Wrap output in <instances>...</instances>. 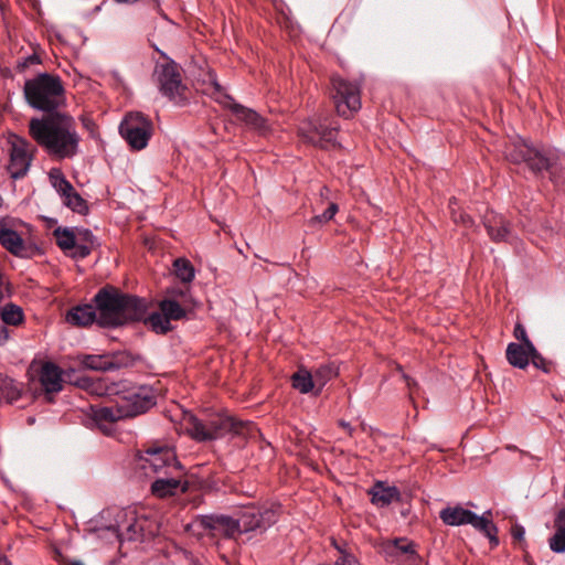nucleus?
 Listing matches in <instances>:
<instances>
[{
    "label": "nucleus",
    "mask_w": 565,
    "mask_h": 565,
    "mask_svg": "<svg viewBox=\"0 0 565 565\" xmlns=\"http://www.w3.org/2000/svg\"><path fill=\"white\" fill-rule=\"evenodd\" d=\"M30 136L45 152L55 159H71L78 152L79 136L73 117L65 114H50L32 118L29 122Z\"/></svg>",
    "instance_id": "f257e3e1"
},
{
    "label": "nucleus",
    "mask_w": 565,
    "mask_h": 565,
    "mask_svg": "<svg viewBox=\"0 0 565 565\" xmlns=\"http://www.w3.org/2000/svg\"><path fill=\"white\" fill-rule=\"evenodd\" d=\"M93 301L98 313V324L104 328H116L140 321L147 310L143 299L124 294L113 287L99 289Z\"/></svg>",
    "instance_id": "f03ea898"
},
{
    "label": "nucleus",
    "mask_w": 565,
    "mask_h": 565,
    "mask_svg": "<svg viewBox=\"0 0 565 565\" xmlns=\"http://www.w3.org/2000/svg\"><path fill=\"white\" fill-rule=\"evenodd\" d=\"M158 52L161 60L154 64L151 81L163 97L178 106H184L189 100L190 89L183 81L182 68L164 52Z\"/></svg>",
    "instance_id": "7ed1b4c3"
},
{
    "label": "nucleus",
    "mask_w": 565,
    "mask_h": 565,
    "mask_svg": "<svg viewBox=\"0 0 565 565\" xmlns=\"http://www.w3.org/2000/svg\"><path fill=\"white\" fill-rule=\"evenodd\" d=\"M23 93L26 103L42 111H54L64 103V86L60 76L49 73L25 81Z\"/></svg>",
    "instance_id": "20e7f679"
},
{
    "label": "nucleus",
    "mask_w": 565,
    "mask_h": 565,
    "mask_svg": "<svg viewBox=\"0 0 565 565\" xmlns=\"http://www.w3.org/2000/svg\"><path fill=\"white\" fill-rule=\"evenodd\" d=\"M250 423L237 422L225 415H214L207 420H202L190 414L185 417V429L198 441H205L224 437L228 433L243 434L249 430Z\"/></svg>",
    "instance_id": "39448f33"
},
{
    "label": "nucleus",
    "mask_w": 565,
    "mask_h": 565,
    "mask_svg": "<svg viewBox=\"0 0 565 565\" xmlns=\"http://www.w3.org/2000/svg\"><path fill=\"white\" fill-rule=\"evenodd\" d=\"M491 511H486L482 515L462 508L461 505L447 507L439 512L440 520L449 526H460L470 524L473 529L481 532L494 547L499 545L498 527L489 519Z\"/></svg>",
    "instance_id": "423d86ee"
},
{
    "label": "nucleus",
    "mask_w": 565,
    "mask_h": 565,
    "mask_svg": "<svg viewBox=\"0 0 565 565\" xmlns=\"http://www.w3.org/2000/svg\"><path fill=\"white\" fill-rule=\"evenodd\" d=\"M139 467L147 477H158L182 469L174 450L166 445H151L141 450Z\"/></svg>",
    "instance_id": "0eeeda50"
},
{
    "label": "nucleus",
    "mask_w": 565,
    "mask_h": 565,
    "mask_svg": "<svg viewBox=\"0 0 565 565\" xmlns=\"http://www.w3.org/2000/svg\"><path fill=\"white\" fill-rule=\"evenodd\" d=\"M152 122L141 113H129L119 125V134L132 150H142L152 136Z\"/></svg>",
    "instance_id": "6e6552de"
},
{
    "label": "nucleus",
    "mask_w": 565,
    "mask_h": 565,
    "mask_svg": "<svg viewBox=\"0 0 565 565\" xmlns=\"http://www.w3.org/2000/svg\"><path fill=\"white\" fill-rule=\"evenodd\" d=\"M115 393L126 418L143 414L156 404L154 396L147 386L126 387L121 384L117 385Z\"/></svg>",
    "instance_id": "1a4fd4ad"
},
{
    "label": "nucleus",
    "mask_w": 565,
    "mask_h": 565,
    "mask_svg": "<svg viewBox=\"0 0 565 565\" xmlns=\"http://www.w3.org/2000/svg\"><path fill=\"white\" fill-rule=\"evenodd\" d=\"M332 99L337 113L349 118L361 108V88L355 82L347 81L339 76L331 78Z\"/></svg>",
    "instance_id": "9d476101"
},
{
    "label": "nucleus",
    "mask_w": 565,
    "mask_h": 565,
    "mask_svg": "<svg viewBox=\"0 0 565 565\" xmlns=\"http://www.w3.org/2000/svg\"><path fill=\"white\" fill-rule=\"evenodd\" d=\"M10 143V159L8 171L12 179L23 178L31 166L35 148L25 139L15 135L9 138Z\"/></svg>",
    "instance_id": "9b49d317"
},
{
    "label": "nucleus",
    "mask_w": 565,
    "mask_h": 565,
    "mask_svg": "<svg viewBox=\"0 0 565 565\" xmlns=\"http://www.w3.org/2000/svg\"><path fill=\"white\" fill-rule=\"evenodd\" d=\"M382 551L387 562L398 565H420V556L416 545L406 537H397L382 544Z\"/></svg>",
    "instance_id": "f8f14e48"
},
{
    "label": "nucleus",
    "mask_w": 565,
    "mask_h": 565,
    "mask_svg": "<svg viewBox=\"0 0 565 565\" xmlns=\"http://www.w3.org/2000/svg\"><path fill=\"white\" fill-rule=\"evenodd\" d=\"M239 525L242 533L256 530H266L277 521V513L274 509L245 507L239 513Z\"/></svg>",
    "instance_id": "ddd939ff"
},
{
    "label": "nucleus",
    "mask_w": 565,
    "mask_h": 565,
    "mask_svg": "<svg viewBox=\"0 0 565 565\" xmlns=\"http://www.w3.org/2000/svg\"><path fill=\"white\" fill-rule=\"evenodd\" d=\"M220 103L230 108L237 120L244 122L249 129L255 130L260 135L268 132L269 126L267 120L254 109L234 102V99L228 95H224Z\"/></svg>",
    "instance_id": "4468645a"
},
{
    "label": "nucleus",
    "mask_w": 565,
    "mask_h": 565,
    "mask_svg": "<svg viewBox=\"0 0 565 565\" xmlns=\"http://www.w3.org/2000/svg\"><path fill=\"white\" fill-rule=\"evenodd\" d=\"M183 468L171 473L158 476L151 483V493L160 499L184 493L188 490V482L183 480Z\"/></svg>",
    "instance_id": "2eb2a0df"
},
{
    "label": "nucleus",
    "mask_w": 565,
    "mask_h": 565,
    "mask_svg": "<svg viewBox=\"0 0 565 565\" xmlns=\"http://www.w3.org/2000/svg\"><path fill=\"white\" fill-rule=\"evenodd\" d=\"M195 524L204 530L220 531L226 536L242 533L239 519L226 515H204L195 521Z\"/></svg>",
    "instance_id": "dca6fc26"
},
{
    "label": "nucleus",
    "mask_w": 565,
    "mask_h": 565,
    "mask_svg": "<svg viewBox=\"0 0 565 565\" xmlns=\"http://www.w3.org/2000/svg\"><path fill=\"white\" fill-rule=\"evenodd\" d=\"M0 244L17 257L29 258L33 255L32 246L26 244L18 232L7 226H0Z\"/></svg>",
    "instance_id": "f3484780"
},
{
    "label": "nucleus",
    "mask_w": 565,
    "mask_h": 565,
    "mask_svg": "<svg viewBox=\"0 0 565 565\" xmlns=\"http://www.w3.org/2000/svg\"><path fill=\"white\" fill-rule=\"evenodd\" d=\"M88 417L103 431L117 420L126 418L119 401H116V405L113 406H90Z\"/></svg>",
    "instance_id": "a211bd4d"
},
{
    "label": "nucleus",
    "mask_w": 565,
    "mask_h": 565,
    "mask_svg": "<svg viewBox=\"0 0 565 565\" xmlns=\"http://www.w3.org/2000/svg\"><path fill=\"white\" fill-rule=\"evenodd\" d=\"M39 380L46 394H55L63 390L62 370L53 362L42 364Z\"/></svg>",
    "instance_id": "6ab92c4d"
},
{
    "label": "nucleus",
    "mask_w": 565,
    "mask_h": 565,
    "mask_svg": "<svg viewBox=\"0 0 565 565\" xmlns=\"http://www.w3.org/2000/svg\"><path fill=\"white\" fill-rule=\"evenodd\" d=\"M483 224L490 238L494 242H507L511 235L510 223L493 211L483 216Z\"/></svg>",
    "instance_id": "aec40b11"
},
{
    "label": "nucleus",
    "mask_w": 565,
    "mask_h": 565,
    "mask_svg": "<svg viewBox=\"0 0 565 565\" xmlns=\"http://www.w3.org/2000/svg\"><path fill=\"white\" fill-rule=\"evenodd\" d=\"M66 321L79 327H86L93 322L98 323L96 305H82L71 309L66 315Z\"/></svg>",
    "instance_id": "412c9836"
},
{
    "label": "nucleus",
    "mask_w": 565,
    "mask_h": 565,
    "mask_svg": "<svg viewBox=\"0 0 565 565\" xmlns=\"http://www.w3.org/2000/svg\"><path fill=\"white\" fill-rule=\"evenodd\" d=\"M532 354H536V348L534 347V351H530V349L525 344H520L515 342H511L507 347L505 356L508 362L516 369L524 370L529 363Z\"/></svg>",
    "instance_id": "4be33fe9"
},
{
    "label": "nucleus",
    "mask_w": 565,
    "mask_h": 565,
    "mask_svg": "<svg viewBox=\"0 0 565 565\" xmlns=\"http://www.w3.org/2000/svg\"><path fill=\"white\" fill-rule=\"evenodd\" d=\"M371 502L376 507L384 508L393 501L399 500V491L396 487H385L382 482H377L371 490Z\"/></svg>",
    "instance_id": "5701e85b"
},
{
    "label": "nucleus",
    "mask_w": 565,
    "mask_h": 565,
    "mask_svg": "<svg viewBox=\"0 0 565 565\" xmlns=\"http://www.w3.org/2000/svg\"><path fill=\"white\" fill-rule=\"evenodd\" d=\"M554 160V154L532 147L525 163L533 172L539 173L552 169Z\"/></svg>",
    "instance_id": "b1692460"
},
{
    "label": "nucleus",
    "mask_w": 565,
    "mask_h": 565,
    "mask_svg": "<svg viewBox=\"0 0 565 565\" xmlns=\"http://www.w3.org/2000/svg\"><path fill=\"white\" fill-rule=\"evenodd\" d=\"M81 364L94 371H110L120 367L121 363L115 356L109 355H84Z\"/></svg>",
    "instance_id": "393cba45"
},
{
    "label": "nucleus",
    "mask_w": 565,
    "mask_h": 565,
    "mask_svg": "<svg viewBox=\"0 0 565 565\" xmlns=\"http://www.w3.org/2000/svg\"><path fill=\"white\" fill-rule=\"evenodd\" d=\"M0 319L6 326L18 327L24 321L23 309L13 302H7L0 307Z\"/></svg>",
    "instance_id": "a878e982"
},
{
    "label": "nucleus",
    "mask_w": 565,
    "mask_h": 565,
    "mask_svg": "<svg viewBox=\"0 0 565 565\" xmlns=\"http://www.w3.org/2000/svg\"><path fill=\"white\" fill-rule=\"evenodd\" d=\"M531 149L532 146L529 145L526 141L519 140L513 145L507 147L505 157L509 161L513 163L526 162L527 154H530Z\"/></svg>",
    "instance_id": "bb28decb"
},
{
    "label": "nucleus",
    "mask_w": 565,
    "mask_h": 565,
    "mask_svg": "<svg viewBox=\"0 0 565 565\" xmlns=\"http://www.w3.org/2000/svg\"><path fill=\"white\" fill-rule=\"evenodd\" d=\"M186 308L189 307L179 302L177 299L166 298L159 303L160 311H162L170 320L182 319L185 316Z\"/></svg>",
    "instance_id": "cd10ccee"
},
{
    "label": "nucleus",
    "mask_w": 565,
    "mask_h": 565,
    "mask_svg": "<svg viewBox=\"0 0 565 565\" xmlns=\"http://www.w3.org/2000/svg\"><path fill=\"white\" fill-rule=\"evenodd\" d=\"M338 375V367L333 363L322 364L316 369L312 374L315 384L317 386V393H319L323 386L333 377Z\"/></svg>",
    "instance_id": "c85d7f7f"
},
{
    "label": "nucleus",
    "mask_w": 565,
    "mask_h": 565,
    "mask_svg": "<svg viewBox=\"0 0 565 565\" xmlns=\"http://www.w3.org/2000/svg\"><path fill=\"white\" fill-rule=\"evenodd\" d=\"M338 127L322 125L320 132L310 136V143L320 148H328L335 142Z\"/></svg>",
    "instance_id": "c756f323"
},
{
    "label": "nucleus",
    "mask_w": 565,
    "mask_h": 565,
    "mask_svg": "<svg viewBox=\"0 0 565 565\" xmlns=\"http://www.w3.org/2000/svg\"><path fill=\"white\" fill-rule=\"evenodd\" d=\"M292 386L302 394L311 392L316 386L312 374L303 369L296 372L292 377Z\"/></svg>",
    "instance_id": "7c9ffc66"
},
{
    "label": "nucleus",
    "mask_w": 565,
    "mask_h": 565,
    "mask_svg": "<svg viewBox=\"0 0 565 565\" xmlns=\"http://www.w3.org/2000/svg\"><path fill=\"white\" fill-rule=\"evenodd\" d=\"M57 246L62 250H70L75 247L76 236L74 232L67 227H57L53 231Z\"/></svg>",
    "instance_id": "2f4dec72"
},
{
    "label": "nucleus",
    "mask_w": 565,
    "mask_h": 565,
    "mask_svg": "<svg viewBox=\"0 0 565 565\" xmlns=\"http://www.w3.org/2000/svg\"><path fill=\"white\" fill-rule=\"evenodd\" d=\"M173 269L175 276L182 281V282H191L194 279L195 271L192 266V264L185 259V258H177L173 262Z\"/></svg>",
    "instance_id": "473e14b6"
},
{
    "label": "nucleus",
    "mask_w": 565,
    "mask_h": 565,
    "mask_svg": "<svg viewBox=\"0 0 565 565\" xmlns=\"http://www.w3.org/2000/svg\"><path fill=\"white\" fill-rule=\"evenodd\" d=\"M171 320L162 312H152L146 320L150 328L160 334H164L171 330Z\"/></svg>",
    "instance_id": "72a5a7b5"
},
{
    "label": "nucleus",
    "mask_w": 565,
    "mask_h": 565,
    "mask_svg": "<svg viewBox=\"0 0 565 565\" xmlns=\"http://www.w3.org/2000/svg\"><path fill=\"white\" fill-rule=\"evenodd\" d=\"M62 198L63 203L74 212L83 213L87 210L86 202L74 188H72V190L65 193Z\"/></svg>",
    "instance_id": "f704fd0d"
},
{
    "label": "nucleus",
    "mask_w": 565,
    "mask_h": 565,
    "mask_svg": "<svg viewBox=\"0 0 565 565\" xmlns=\"http://www.w3.org/2000/svg\"><path fill=\"white\" fill-rule=\"evenodd\" d=\"M50 180L53 185V188L56 190V192L63 196L65 193L70 192L73 188V185L70 183V181L66 180V178L63 175V173L60 170H52L50 172Z\"/></svg>",
    "instance_id": "c9c22d12"
},
{
    "label": "nucleus",
    "mask_w": 565,
    "mask_h": 565,
    "mask_svg": "<svg viewBox=\"0 0 565 565\" xmlns=\"http://www.w3.org/2000/svg\"><path fill=\"white\" fill-rule=\"evenodd\" d=\"M169 299H177L179 302H182L184 306L190 307L192 305V297L190 295V289L188 287H173L167 291Z\"/></svg>",
    "instance_id": "e433bc0d"
},
{
    "label": "nucleus",
    "mask_w": 565,
    "mask_h": 565,
    "mask_svg": "<svg viewBox=\"0 0 565 565\" xmlns=\"http://www.w3.org/2000/svg\"><path fill=\"white\" fill-rule=\"evenodd\" d=\"M332 544L340 552L339 557L332 564L324 563L319 565H360L358 558L354 555L342 550L334 540L332 541Z\"/></svg>",
    "instance_id": "4c0bfd02"
},
{
    "label": "nucleus",
    "mask_w": 565,
    "mask_h": 565,
    "mask_svg": "<svg viewBox=\"0 0 565 565\" xmlns=\"http://www.w3.org/2000/svg\"><path fill=\"white\" fill-rule=\"evenodd\" d=\"M321 127L322 124L320 122H316L313 120L305 121L299 127V135L306 142L310 143V136L320 132Z\"/></svg>",
    "instance_id": "58836bf2"
},
{
    "label": "nucleus",
    "mask_w": 565,
    "mask_h": 565,
    "mask_svg": "<svg viewBox=\"0 0 565 565\" xmlns=\"http://www.w3.org/2000/svg\"><path fill=\"white\" fill-rule=\"evenodd\" d=\"M550 548L555 553L565 552V532L555 531L554 535L550 539Z\"/></svg>",
    "instance_id": "ea45409f"
},
{
    "label": "nucleus",
    "mask_w": 565,
    "mask_h": 565,
    "mask_svg": "<svg viewBox=\"0 0 565 565\" xmlns=\"http://www.w3.org/2000/svg\"><path fill=\"white\" fill-rule=\"evenodd\" d=\"M338 210H339L338 204L330 203L328 209L322 214L313 216L311 218L310 223L311 224H313V223H327V222L331 221L334 217V215L337 214Z\"/></svg>",
    "instance_id": "a19ab883"
},
{
    "label": "nucleus",
    "mask_w": 565,
    "mask_h": 565,
    "mask_svg": "<svg viewBox=\"0 0 565 565\" xmlns=\"http://www.w3.org/2000/svg\"><path fill=\"white\" fill-rule=\"evenodd\" d=\"M514 337L521 342L520 344H525L530 351H534V344L529 339L526 330L522 323H516L513 331Z\"/></svg>",
    "instance_id": "79ce46f5"
},
{
    "label": "nucleus",
    "mask_w": 565,
    "mask_h": 565,
    "mask_svg": "<svg viewBox=\"0 0 565 565\" xmlns=\"http://www.w3.org/2000/svg\"><path fill=\"white\" fill-rule=\"evenodd\" d=\"M457 204V201L455 198H452L450 201H449V206L451 209V214H452V218H454V222L455 223H462L463 225L466 226H469L471 225L473 222H472V218L468 215V214H465V213H457L455 211V205Z\"/></svg>",
    "instance_id": "37998d69"
},
{
    "label": "nucleus",
    "mask_w": 565,
    "mask_h": 565,
    "mask_svg": "<svg viewBox=\"0 0 565 565\" xmlns=\"http://www.w3.org/2000/svg\"><path fill=\"white\" fill-rule=\"evenodd\" d=\"M40 63V57L36 54H31L22 57L18 61L17 67L19 71L23 72L30 65H35Z\"/></svg>",
    "instance_id": "c03bdc74"
},
{
    "label": "nucleus",
    "mask_w": 565,
    "mask_h": 565,
    "mask_svg": "<svg viewBox=\"0 0 565 565\" xmlns=\"http://www.w3.org/2000/svg\"><path fill=\"white\" fill-rule=\"evenodd\" d=\"M73 257L75 258H85L90 254V247L84 244H77L76 242L75 247H73Z\"/></svg>",
    "instance_id": "a18cd8bd"
},
{
    "label": "nucleus",
    "mask_w": 565,
    "mask_h": 565,
    "mask_svg": "<svg viewBox=\"0 0 565 565\" xmlns=\"http://www.w3.org/2000/svg\"><path fill=\"white\" fill-rule=\"evenodd\" d=\"M555 530L565 532V508L561 509L554 520Z\"/></svg>",
    "instance_id": "49530a36"
},
{
    "label": "nucleus",
    "mask_w": 565,
    "mask_h": 565,
    "mask_svg": "<svg viewBox=\"0 0 565 565\" xmlns=\"http://www.w3.org/2000/svg\"><path fill=\"white\" fill-rule=\"evenodd\" d=\"M511 535L514 541L522 542L525 535V529L521 524H514L511 530Z\"/></svg>",
    "instance_id": "de8ad7c7"
},
{
    "label": "nucleus",
    "mask_w": 565,
    "mask_h": 565,
    "mask_svg": "<svg viewBox=\"0 0 565 565\" xmlns=\"http://www.w3.org/2000/svg\"><path fill=\"white\" fill-rule=\"evenodd\" d=\"M530 361L533 363V365L537 369L543 370L544 372H547V369L545 366V360L544 358L536 350V354H532L530 358Z\"/></svg>",
    "instance_id": "09e8293b"
},
{
    "label": "nucleus",
    "mask_w": 565,
    "mask_h": 565,
    "mask_svg": "<svg viewBox=\"0 0 565 565\" xmlns=\"http://www.w3.org/2000/svg\"><path fill=\"white\" fill-rule=\"evenodd\" d=\"M140 530H141V527L139 526L138 523H132V524L128 525L127 526V539L136 540Z\"/></svg>",
    "instance_id": "8fccbe9b"
},
{
    "label": "nucleus",
    "mask_w": 565,
    "mask_h": 565,
    "mask_svg": "<svg viewBox=\"0 0 565 565\" xmlns=\"http://www.w3.org/2000/svg\"><path fill=\"white\" fill-rule=\"evenodd\" d=\"M10 337V332L8 328L3 324H0V345H3Z\"/></svg>",
    "instance_id": "3c124183"
},
{
    "label": "nucleus",
    "mask_w": 565,
    "mask_h": 565,
    "mask_svg": "<svg viewBox=\"0 0 565 565\" xmlns=\"http://www.w3.org/2000/svg\"><path fill=\"white\" fill-rule=\"evenodd\" d=\"M397 369H398V371H401L402 377L404 379V381L409 390H412L414 386H416V382L411 376H408L406 373H404L399 365L397 366Z\"/></svg>",
    "instance_id": "603ef678"
},
{
    "label": "nucleus",
    "mask_w": 565,
    "mask_h": 565,
    "mask_svg": "<svg viewBox=\"0 0 565 565\" xmlns=\"http://www.w3.org/2000/svg\"><path fill=\"white\" fill-rule=\"evenodd\" d=\"M339 426L342 427L348 433L349 436L353 435L354 428L351 426L350 423H348L345 420H340Z\"/></svg>",
    "instance_id": "864d4df0"
},
{
    "label": "nucleus",
    "mask_w": 565,
    "mask_h": 565,
    "mask_svg": "<svg viewBox=\"0 0 565 565\" xmlns=\"http://www.w3.org/2000/svg\"><path fill=\"white\" fill-rule=\"evenodd\" d=\"M0 565H11V562L0 553Z\"/></svg>",
    "instance_id": "5fc2aeb1"
},
{
    "label": "nucleus",
    "mask_w": 565,
    "mask_h": 565,
    "mask_svg": "<svg viewBox=\"0 0 565 565\" xmlns=\"http://www.w3.org/2000/svg\"><path fill=\"white\" fill-rule=\"evenodd\" d=\"M114 1L117 3H120V4H131V3L137 2L138 0H114Z\"/></svg>",
    "instance_id": "6e6d98bb"
},
{
    "label": "nucleus",
    "mask_w": 565,
    "mask_h": 565,
    "mask_svg": "<svg viewBox=\"0 0 565 565\" xmlns=\"http://www.w3.org/2000/svg\"><path fill=\"white\" fill-rule=\"evenodd\" d=\"M71 565H84L81 561H74Z\"/></svg>",
    "instance_id": "4d7b16f0"
},
{
    "label": "nucleus",
    "mask_w": 565,
    "mask_h": 565,
    "mask_svg": "<svg viewBox=\"0 0 565 565\" xmlns=\"http://www.w3.org/2000/svg\"><path fill=\"white\" fill-rule=\"evenodd\" d=\"M214 87H215L216 90L221 89V86L216 82L214 83Z\"/></svg>",
    "instance_id": "13d9d810"
}]
</instances>
